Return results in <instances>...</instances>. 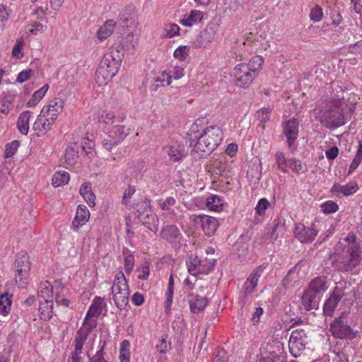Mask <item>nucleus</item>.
Returning <instances> with one entry per match:
<instances>
[{"mask_svg": "<svg viewBox=\"0 0 362 362\" xmlns=\"http://www.w3.org/2000/svg\"><path fill=\"white\" fill-rule=\"evenodd\" d=\"M173 288H168V291L166 292V300L165 301V313L169 315L170 312V306L173 303Z\"/></svg>", "mask_w": 362, "mask_h": 362, "instance_id": "nucleus-60", "label": "nucleus"}, {"mask_svg": "<svg viewBox=\"0 0 362 362\" xmlns=\"http://www.w3.org/2000/svg\"><path fill=\"white\" fill-rule=\"evenodd\" d=\"M33 73V71L31 69L23 70L18 74L16 81L19 83H23L30 78Z\"/></svg>", "mask_w": 362, "mask_h": 362, "instance_id": "nucleus-64", "label": "nucleus"}, {"mask_svg": "<svg viewBox=\"0 0 362 362\" xmlns=\"http://www.w3.org/2000/svg\"><path fill=\"white\" fill-rule=\"evenodd\" d=\"M24 42L22 39H18L16 40V44L12 49V55L17 59H21L23 57L21 54V50L23 49Z\"/></svg>", "mask_w": 362, "mask_h": 362, "instance_id": "nucleus-59", "label": "nucleus"}, {"mask_svg": "<svg viewBox=\"0 0 362 362\" xmlns=\"http://www.w3.org/2000/svg\"><path fill=\"white\" fill-rule=\"evenodd\" d=\"M166 153L170 157L172 162H179L185 156L183 151L174 146H168L166 148Z\"/></svg>", "mask_w": 362, "mask_h": 362, "instance_id": "nucleus-42", "label": "nucleus"}, {"mask_svg": "<svg viewBox=\"0 0 362 362\" xmlns=\"http://www.w3.org/2000/svg\"><path fill=\"white\" fill-rule=\"evenodd\" d=\"M129 341L124 340L121 343L119 349V358L121 362H130Z\"/></svg>", "mask_w": 362, "mask_h": 362, "instance_id": "nucleus-41", "label": "nucleus"}, {"mask_svg": "<svg viewBox=\"0 0 362 362\" xmlns=\"http://www.w3.org/2000/svg\"><path fill=\"white\" fill-rule=\"evenodd\" d=\"M350 284L349 282L342 281L336 284L332 295L336 297L339 300L346 294V290L350 288Z\"/></svg>", "mask_w": 362, "mask_h": 362, "instance_id": "nucleus-33", "label": "nucleus"}, {"mask_svg": "<svg viewBox=\"0 0 362 362\" xmlns=\"http://www.w3.org/2000/svg\"><path fill=\"white\" fill-rule=\"evenodd\" d=\"M264 59L257 55L253 57L248 63L240 64L233 70L235 83L239 87L248 86L262 70Z\"/></svg>", "mask_w": 362, "mask_h": 362, "instance_id": "nucleus-3", "label": "nucleus"}, {"mask_svg": "<svg viewBox=\"0 0 362 362\" xmlns=\"http://www.w3.org/2000/svg\"><path fill=\"white\" fill-rule=\"evenodd\" d=\"M307 341L306 333L303 329H295L291 332L288 342Z\"/></svg>", "mask_w": 362, "mask_h": 362, "instance_id": "nucleus-48", "label": "nucleus"}, {"mask_svg": "<svg viewBox=\"0 0 362 362\" xmlns=\"http://www.w3.org/2000/svg\"><path fill=\"white\" fill-rule=\"evenodd\" d=\"M90 218V212L84 205L77 207L75 217L72 221V227L75 229L83 226Z\"/></svg>", "mask_w": 362, "mask_h": 362, "instance_id": "nucleus-22", "label": "nucleus"}, {"mask_svg": "<svg viewBox=\"0 0 362 362\" xmlns=\"http://www.w3.org/2000/svg\"><path fill=\"white\" fill-rule=\"evenodd\" d=\"M160 236L172 245L180 244L182 239V234L180 229L173 224L164 226L161 228Z\"/></svg>", "mask_w": 362, "mask_h": 362, "instance_id": "nucleus-14", "label": "nucleus"}, {"mask_svg": "<svg viewBox=\"0 0 362 362\" xmlns=\"http://www.w3.org/2000/svg\"><path fill=\"white\" fill-rule=\"evenodd\" d=\"M317 233L318 231L313 223L311 227H307L300 223H297L294 230L295 237L303 243L313 242Z\"/></svg>", "mask_w": 362, "mask_h": 362, "instance_id": "nucleus-12", "label": "nucleus"}, {"mask_svg": "<svg viewBox=\"0 0 362 362\" xmlns=\"http://www.w3.org/2000/svg\"><path fill=\"white\" fill-rule=\"evenodd\" d=\"M105 306L104 300L100 297H95L86 314L83 322V327H89L90 321L94 320L96 322L95 319L100 315Z\"/></svg>", "mask_w": 362, "mask_h": 362, "instance_id": "nucleus-17", "label": "nucleus"}, {"mask_svg": "<svg viewBox=\"0 0 362 362\" xmlns=\"http://www.w3.org/2000/svg\"><path fill=\"white\" fill-rule=\"evenodd\" d=\"M362 161V141H359L358 150L356 156L351 163L349 169V173L353 172L360 165Z\"/></svg>", "mask_w": 362, "mask_h": 362, "instance_id": "nucleus-44", "label": "nucleus"}, {"mask_svg": "<svg viewBox=\"0 0 362 362\" xmlns=\"http://www.w3.org/2000/svg\"><path fill=\"white\" fill-rule=\"evenodd\" d=\"M19 146V141L17 140L13 141L11 143L6 144L4 156L6 158H10L13 156L16 152Z\"/></svg>", "mask_w": 362, "mask_h": 362, "instance_id": "nucleus-52", "label": "nucleus"}, {"mask_svg": "<svg viewBox=\"0 0 362 362\" xmlns=\"http://www.w3.org/2000/svg\"><path fill=\"white\" fill-rule=\"evenodd\" d=\"M322 211L325 214L336 212L339 207L333 201H327L321 205Z\"/></svg>", "mask_w": 362, "mask_h": 362, "instance_id": "nucleus-56", "label": "nucleus"}, {"mask_svg": "<svg viewBox=\"0 0 362 362\" xmlns=\"http://www.w3.org/2000/svg\"><path fill=\"white\" fill-rule=\"evenodd\" d=\"M78 153V145L76 143L69 145L65 151L64 159L65 163L68 165H74L77 160Z\"/></svg>", "mask_w": 362, "mask_h": 362, "instance_id": "nucleus-28", "label": "nucleus"}, {"mask_svg": "<svg viewBox=\"0 0 362 362\" xmlns=\"http://www.w3.org/2000/svg\"><path fill=\"white\" fill-rule=\"evenodd\" d=\"M197 219L199 220L205 235L210 237L215 233L218 223L214 217L203 215L198 216Z\"/></svg>", "mask_w": 362, "mask_h": 362, "instance_id": "nucleus-20", "label": "nucleus"}, {"mask_svg": "<svg viewBox=\"0 0 362 362\" xmlns=\"http://www.w3.org/2000/svg\"><path fill=\"white\" fill-rule=\"evenodd\" d=\"M354 108L355 104L349 106L343 98L329 105L327 110L321 115L317 116V118L327 128L339 127L345 124L346 112L350 113Z\"/></svg>", "mask_w": 362, "mask_h": 362, "instance_id": "nucleus-1", "label": "nucleus"}, {"mask_svg": "<svg viewBox=\"0 0 362 362\" xmlns=\"http://www.w3.org/2000/svg\"><path fill=\"white\" fill-rule=\"evenodd\" d=\"M136 207L137 217L142 225L156 233L158 230L159 219L158 216L150 210V201L144 198L136 205Z\"/></svg>", "mask_w": 362, "mask_h": 362, "instance_id": "nucleus-6", "label": "nucleus"}, {"mask_svg": "<svg viewBox=\"0 0 362 362\" xmlns=\"http://www.w3.org/2000/svg\"><path fill=\"white\" fill-rule=\"evenodd\" d=\"M180 27L175 23H165L163 28V36L173 38L180 34Z\"/></svg>", "mask_w": 362, "mask_h": 362, "instance_id": "nucleus-39", "label": "nucleus"}, {"mask_svg": "<svg viewBox=\"0 0 362 362\" xmlns=\"http://www.w3.org/2000/svg\"><path fill=\"white\" fill-rule=\"evenodd\" d=\"M49 88V86L47 84L44 85L41 88L35 91L32 98L28 100V105L29 107H35L40 100L44 97L45 93H47Z\"/></svg>", "mask_w": 362, "mask_h": 362, "instance_id": "nucleus-38", "label": "nucleus"}, {"mask_svg": "<svg viewBox=\"0 0 362 362\" xmlns=\"http://www.w3.org/2000/svg\"><path fill=\"white\" fill-rule=\"evenodd\" d=\"M323 16V11L322 8L316 5L315 7H313L311 9L310 13V20L314 22H319L322 20Z\"/></svg>", "mask_w": 362, "mask_h": 362, "instance_id": "nucleus-53", "label": "nucleus"}, {"mask_svg": "<svg viewBox=\"0 0 362 362\" xmlns=\"http://www.w3.org/2000/svg\"><path fill=\"white\" fill-rule=\"evenodd\" d=\"M176 204V200L173 197H168L158 200V205L163 211H170Z\"/></svg>", "mask_w": 362, "mask_h": 362, "instance_id": "nucleus-47", "label": "nucleus"}, {"mask_svg": "<svg viewBox=\"0 0 362 362\" xmlns=\"http://www.w3.org/2000/svg\"><path fill=\"white\" fill-rule=\"evenodd\" d=\"M275 160L279 169L284 173H286L287 168L288 167V160L286 159L284 154L282 152L276 153Z\"/></svg>", "mask_w": 362, "mask_h": 362, "instance_id": "nucleus-45", "label": "nucleus"}, {"mask_svg": "<svg viewBox=\"0 0 362 362\" xmlns=\"http://www.w3.org/2000/svg\"><path fill=\"white\" fill-rule=\"evenodd\" d=\"M138 42V39L134 37V35H128L126 39H124L122 42V47L125 48L127 50H132L135 48Z\"/></svg>", "mask_w": 362, "mask_h": 362, "instance_id": "nucleus-50", "label": "nucleus"}, {"mask_svg": "<svg viewBox=\"0 0 362 362\" xmlns=\"http://www.w3.org/2000/svg\"><path fill=\"white\" fill-rule=\"evenodd\" d=\"M54 122V119L49 116H47V114L43 113V111L41 110L33 124V129L37 136H44L52 129Z\"/></svg>", "mask_w": 362, "mask_h": 362, "instance_id": "nucleus-13", "label": "nucleus"}, {"mask_svg": "<svg viewBox=\"0 0 362 362\" xmlns=\"http://www.w3.org/2000/svg\"><path fill=\"white\" fill-rule=\"evenodd\" d=\"M130 132L129 127L125 125L117 124L113 126L110 134L120 144L130 134Z\"/></svg>", "mask_w": 362, "mask_h": 362, "instance_id": "nucleus-30", "label": "nucleus"}, {"mask_svg": "<svg viewBox=\"0 0 362 362\" xmlns=\"http://www.w3.org/2000/svg\"><path fill=\"white\" fill-rule=\"evenodd\" d=\"M122 59L118 51H111L106 53L95 73L96 83L100 86H105L117 73Z\"/></svg>", "mask_w": 362, "mask_h": 362, "instance_id": "nucleus-4", "label": "nucleus"}, {"mask_svg": "<svg viewBox=\"0 0 362 362\" xmlns=\"http://www.w3.org/2000/svg\"><path fill=\"white\" fill-rule=\"evenodd\" d=\"M337 243L335 248L336 267L341 272H351L359 265L362 256L358 245H344Z\"/></svg>", "mask_w": 362, "mask_h": 362, "instance_id": "nucleus-2", "label": "nucleus"}, {"mask_svg": "<svg viewBox=\"0 0 362 362\" xmlns=\"http://www.w3.org/2000/svg\"><path fill=\"white\" fill-rule=\"evenodd\" d=\"M269 202L265 198H262L255 208L256 213L259 215L264 214L265 210L268 208Z\"/></svg>", "mask_w": 362, "mask_h": 362, "instance_id": "nucleus-61", "label": "nucleus"}, {"mask_svg": "<svg viewBox=\"0 0 362 362\" xmlns=\"http://www.w3.org/2000/svg\"><path fill=\"white\" fill-rule=\"evenodd\" d=\"M332 191L337 193H341L344 196H349L355 193L358 189V185L356 182H350L345 185L335 184L332 187Z\"/></svg>", "mask_w": 362, "mask_h": 362, "instance_id": "nucleus-29", "label": "nucleus"}, {"mask_svg": "<svg viewBox=\"0 0 362 362\" xmlns=\"http://www.w3.org/2000/svg\"><path fill=\"white\" fill-rule=\"evenodd\" d=\"M191 312L193 313H201L208 304V300L205 297L195 296L189 300Z\"/></svg>", "mask_w": 362, "mask_h": 362, "instance_id": "nucleus-27", "label": "nucleus"}, {"mask_svg": "<svg viewBox=\"0 0 362 362\" xmlns=\"http://www.w3.org/2000/svg\"><path fill=\"white\" fill-rule=\"evenodd\" d=\"M112 111L103 110L98 116V120L100 123L106 124H112Z\"/></svg>", "mask_w": 362, "mask_h": 362, "instance_id": "nucleus-51", "label": "nucleus"}, {"mask_svg": "<svg viewBox=\"0 0 362 362\" xmlns=\"http://www.w3.org/2000/svg\"><path fill=\"white\" fill-rule=\"evenodd\" d=\"M123 255H124V269L127 274H130L134 267V257L129 253L128 249L123 250Z\"/></svg>", "mask_w": 362, "mask_h": 362, "instance_id": "nucleus-43", "label": "nucleus"}, {"mask_svg": "<svg viewBox=\"0 0 362 362\" xmlns=\"http://www.w3.org/2000/svg\"><path fill=\"white\" fill-rule=\"evenodd\" d=\"M16 281L20 286L26 284V280L30 269V262L28 254L25 252H19L15 262Z\"/></svg>", "mask_w": 362, "mask_h": 362, "instance_id": "nucleus-9", "label": "nucleus"}, {"mask_svg": "<svg viewBox=\"0 0 362 362\" xmlns=\"http://www.w3.org/2000/svg\"><path fill=\"white\" fill-rule=\"evenodd\" d=\"M137 272H139V274L138 275V278L139 279L146 280L150 274V268L148 264L146 262L141 264L139 268H138Z\"/></svg>", "mask_w": 362, "mask_h": 362, "instance_id": "nucleus-58", "label": "nucleus"}, {"mask_svg": "<svg viewBox=\"0 0 362 362\" xmlns=\"http://www.w3.org/2000/svg\"><path fill=\"white\" fill-rule=\"evenodd\" d=\"M288 167L298 173L305 171L300 161L297 159H290L288 160Z\"/></svg>", "mask_w": 362, "mask_h": 362, "instance_id": "nucleus-62", "label": "nucleus"}, {"mask_svg": "<svg viewBox=\"0 0 362 362\" xmlns=\"http://www.w3.org/2000/svg\"><path fill=\"white\" fill-rule=\"evenodd\" d=\"M97 322L94 320L90 321L89 327H84L85 330L81 328L74 340V350L71 354L81 355L84 342L87 339L88 335L96 327Z\"/></svg>", "mask_w": 362, "mask_h": 362, "instance_id": "nucleus-15", "label": "nucleus"}, {"mask_svg": "<svg viewBox=\"0 0 362 362\" xmlns=\"http://www.w3.org/2000/svg\"><path fill=\"white\" fill-rule=\"evenodd\" d=\"M104 347H105V342H103V346L101 348L96 352V354L93 356H90V355L88 354V358L89 362H107L103 356H104Z\"/></svg>", "mask_w": 362, "mask_h": 362, "instance_id": "nucleus-55", "label": "nucleus"}, {"mask_svg": "<svg viewBox=\"0 0 362 362\" xmlns=\"http://www.w3.org/2000/svg\"><path fill=\"white\" fill-rule=\"evenodd\" d=\"M119 144V141H117L115 137L112 136L110 133L106 135L102 140V145L103 148L109 151H111L114 146H117Z\"/></svg>", "mask_w": 362, "mask_h": 362, "instance_id": "nucleus-46", "label": "nucleus"}, {"mask_svg": "<svg viewBox=\"0 0 362 362\" xmlns=\"http://www.w3.org/2000/svg\"><path fill=\"white\" fill-rule=\"evenodd\" d=\"M339 301L340 300L339 299L331 294L324 305L323 312L325 315L327 316H332Z\"/></svg>", "mask_w": 362, "mask_h": 362, "instance_id": "nucleus-35", "label": "nucleus"}, {"mask_svg": "<svg viewBox=\"0 0 362 362\" xmlns=\"http://www.w3.org/2000/svg\"><path fill=\"white\" fill-rule=\"evenodd\" d=\"M135 192L136 189L134 187L130 185L128 186V187L125 189L123 194L122 204L124 205H127L129 203L131 197L135 193Z\"/></svg>", "mask_w": 362, "mask_h": 362, "instance_id": "nucleus-63", "label": "nucleus"}, {"mask_svg": "<svg viewBox=\"0 0 362 362\" xmlns=\"http://www.w3.org/2000/svg\"><path fill=\"white\" fill-rule=\"evenodd\" d=\"M262 273V268L259 267L254 269L247 277L244 284V295L245 298L254 292Z\"/></svg>", "mask_w": 362, "mask_h": 362, "instance_id": "nucleus-19", "label": "nucleus"}, {"mask_svg": "<svg viewBox=\"0 0 362 362\" xmlns=\"http://www.w3.org/2000/svg\"><path fill=\"white\" fill-rule=\"evenodd\" d=\"M116 23L113 20H107L97 32V37L100 41L107 39L114 32Z\"/></svg>", "mask_w": 362, "mask_h": 362, "instance_id": "nucleus-26", "label": "nucleus"}, {"mask_svg": "<svg viewBox=\"0 0 362 362\" xmlns=\"http://www.w3.org/2000/svg\"><path fill=\"white\" fill-rule=\"evenodd\" d=\"M206 205L209 210L219 211L222 209L223 202L218 196L211 195L207 198Z\"/></svg>", "mask_w": 362, "mask_h": 362, "instance_id": "nucleus-36", "label": "nucleus"}, {"mask_svg": "<svg viewBox=\"0 0 362 362\" xmlns=\"http://www.w3.org/2000/svg\"><path fill=\"white\" fill-rule=\"evenodd\" d=\"M306 344L307 341L288 342L289 350L292 356L295 358L300 356L305 349Z\"/></svg>", "mask_w": 362, "mask_h": 362, "instance_id": "nucleus-37", "label": "nucleus"}, {"mask_svg": "<svg viewBox=\"0 0 362 362\" xmlns=\"http://www.w3.org/2000/svg\"><path fill=\"white\" fill-rule=\"evenodd\" d=\"M69 174L65 171H59L54 173L52 182L54 187L66 185L69 181Z\"/></svg>", "mask_w": 362, "mask_h": 362, "instance_id": "nucleus-34", "label": "nucleus"}, {"mask_svg": "<svg viewBox=\"0 0 362 362\" xmlns=\"http://www.w3.org/2000/svg\"><path fill=\"white\" fill-rule=\"evenodd\" d=\"M113 300L116 306L122 310L129 301V288L127 279L122 272L116 275L112 286Z\"/></svg>", "mask_w": 362, "mask_h": 362, "instance_id": "nucleus-7", "label": "nucleus"}, {"mask_svg": "<svg viewBox=\"0 0 362 362\" xmlns=\"http://www.w3.org/2000/svg\"><path fill=\"white\" fill-rule=\"evenodd\" d=\"M271 110L269 108H262L256 112V118L262 122H266L269 119Z\"/></svg>", "mask_w": 362, "mask_h": 362, "instance_id": "nucleus-57", "label": "nucleus"}, {"mask_svg": "<svg viewBox=\"0 0 362 362\" xmlns=\"http://www.w3.org/2000/svg\"><path fill=\"white\" fill-rule=\"evenodd\" d=\"M187 269L190 274L196 276L199 274H208L215 265L214 258H201L197 255L191 254L186 261Z\"/></svg>", "mask_w": 362, "mask_h": 362, "instance_id": "nucleus-8", "label": "nucleus"}, {"mask_svg": "<svg viewBox=\"0 0 362 362\" xmlns=\"http://www.w3.org/2000/svg\"><path fill=\"white\" fill-rule=\"evenodd\" d=\"M52 293V286L49 281L42 282L40 284V290L38 295L44 298L50 296Z\"/></svg>", "mask_w": 362, "mask_h": 362, "instance_id": "nucleus-49", "label": "nucleus"}, {"mask_svg": "<svg viewBox=\"0 0 362 362\" xmlns=\"http://www.w3.org/2000/svg\"><path fill=\"white\" fill-rule=\"evenodd\" d=\"M189 52V47L188 46H180L174 52L175 58L179 60H184Z\"/></svg>", "mask_w": 362, "mask_h": 362, "instance_id": "nucleus-54", "label": "nucleus"}, {"mask_svg": "<svg viewBox=\"0 0 362 362\" xmlns=\"http://www.w3.org/2000/svg\"><path fill=\"white\" fill-rule=\"evenodd\" d=\"M53 302L52 300H45L44 302L40 303L39 306L40 317L43 320H49L53 313Z\"/></svg>", "mask_w": 362, "mask_h": 362, "instance_id": "nucleus-31", "label": "nucleus"}, {"mask_svg": "<svg viewBox=\"0 0 362 362\" xmlns=\"http://www.w3.org/2000/svg\"><path fill=\"white\" fill-rule=\"evenodd\" d=\"M219 25L215 21L209 22L206 28L202 30L196 40V43L199 47H206L211 44L216 36Z\"/></svg>", "mask_w": 362, "mask_h": 362, "instance_id": "nucleus-11", "label": "nucleus"}, {"mask_svg": "<svg viewBox=\"0 0 362 362\" xmlns=\"http://www.w3.org/2000/svg\"><path fill=\"white\" fill-rule=\"evenodd\" d=\"M79 193L84 198L90 206L92 207L95 205V196L93 193L91 187L89 184H83L80 188Z\"/></svg>", "mask_w": 362, "mask_h": 362, "instance_id": "nucleus-32", "label": "nucleus"}, {"mask_svg": "<svg viewBox=\"0 0 362 362\" xmlns=\"http://www.w3.org/2000/svg\"><path fill=\"white\" fill-rule=\"evenodd\" d=\"M64 104L63 100L56 98L49 101L47 105L43 107L42 111H43V113H46L47 116H49L56 120L58 115L63 110Z\"/></svg>", "mask_w": 362, "mask_h": 362, "instance_id": "nucleus-18", "label": "nucleus"}, {"mask_svg": "<svg viewBox=\"0 0 362 362\" xmlns=\"http://www.w3.org/2000/svg\"><path fill=\"white\" fill-rule=\"evenodd\" d=\"M204 13L198 10H192L189 15H185L180 23L187 27H191L193 25L200 23L204 18Z\"/></svg>", "mask_w": 362, "mask_h": 362, "instance_id": "nucleus-24", "label": "nucleus"}, {"mask_svg": "<svg viewBox=\"0 0 362 362\" xmlns=\"http://www.w3.org/2000/svg\"><path fill=\"white\" fill-rule=\"evenodd\" d=\"M222 132L218 126L206 127L199 136L194 145V150L206 154H210L221 143Z\"/></svg>", "mask_w": 362, "mask_h": 362, "instance_id": "nucleus-5", "label": "nucleus"}, {"mask_svg": "<svg viewBox=\"0 0 362 362\" xmlns=\"http://www.w3.org/2000/svg\"><path fill=\"white\" fill-rule=\"evenodd\" d=\"M299 123L295 118L286 121L283 126V133L286 137L288 146L291 148L298 136Z\"/></svg>", "mask_w": 362, "mask_h": 362, "instance_id": "nucleus-16", "label": "nucleus"}, {"mask_svg": "<svg viewBox=\"0 0 362 362\" xmlns=\"http://www.w3.org/2000/svg\"><path fill=\"white\" fill-rule=\"evenodd\" d=\"M11 296L4 293L0 296V313L3 315L8 313L11 307Z\"/></svg>", "mask_w": 362, "mask_h": 362, "instance_id": "nucleus-40", "label": "nucleus"}, {"mask_svg": "<svg viewBox=\"0 0 362 362\" xmlns=\"http://www.w3.org/2000/svg\"><path fill=\"white\" fill-rule=\"evenodd\" d=\"M327 289V286L326 278L324 276H320L314 279L310 283L309 286L306 290L321 298L322 294Z\"/></svg>", "mask_w": 362, "mask_h": 362, "instance_id": "nucleus-21", "label": "nucleus"}, {"mask_svg": "<svg viewBox=\"0 0 362 362\" xmlns=\"http://www.w3.org/2000/svg\"><path fill=\"white\" fill-rule=\"evenodd\" d=\"M330 327L332 334L337 338L353 339L356 336L351 327L344 322L343 316L335 319Z\"/></svg>", "mask_w": 362, "mask_h": 362, "instance_id": "nucleus-10", "label": "nucleus"}, {"mask_svg": "<svg viewBox=\"0 0 362 362\" xmlns=\"http://www.w3.org/2000/svg\"><path fill=\"white\" fill-rule=\"evenodd\" d=\"M302 304L305 310L309 311L311 310H317L319 307L320 298L313 295L308 291L305 290L302 296Z\"/></svg>", "mask_w": 362, "mask_h": 362, "instance_id": "nucleus-23", "label": "nucleus"}, {"mask_svg": "<svg viewBox=\"0 0 362 362\" xmlns=\"http://www.w3.org/2000/svg\"><path fill=\"white\" fill-rule=\"evenodd\" d=\"M32 112L29 110L21 112L18 118L17 127L21 134L27 135L30 128V119Z\"/></svg>", "mask_w": 362, "mask_h": 362, "instance_id": "nucleus-25", "label": "nucleus"}]
</instances>
